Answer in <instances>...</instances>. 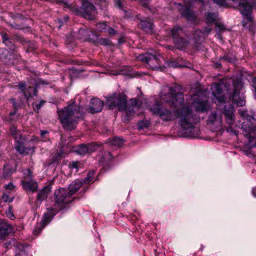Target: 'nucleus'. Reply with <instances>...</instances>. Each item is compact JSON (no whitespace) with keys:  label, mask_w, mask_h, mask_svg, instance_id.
<instances>
[{"label":"nucleus","mask_w":256,"mask_h":256,"mask_svg":"<svg viewBox=\"0 0 256 256\" xmlns=\"http://www.w3.org/2000/svg\"><path fill=\"white\" fill-rule=\"evenodd\" d=\"M168 102L171 105L168 107L161 108L159 104L156 103L150 110L164 122L172 121L178 118L186 136L198 137L200 130L195 125L200 121V118L194 114L190 106H184L182 94L178 92L172 94Z\"/></svg>","instance_id":"nucleus-1"},{"label":"nucleus","mask_w":256,"mask_h":256,"mask_svg":"<svg viewBox=\"0 0 256 256\" xmlns=\"http://www.w3.org/2000/svg\"><path fill=\"white\" fill-rule=\"evenodd\" d=\"M58 112L64 128L70 130L76 128L78 120L83 114L82 108L74 102L58 110Z\"/></svg>","instance_id":"nucleus-2"},{"label":"nucleus","mask_w":256,"mask_h":256,"mask_svg":"<svg viewBox=\"0 0 256 256\" xmlns=\"http://www.w3.org/2000/svg\"><path fill=\"white\" fill-rule=\"evenodd\" d=\"M126 96L124 94H114L112 96L106 98V102L110 109L117 108L120 111H122L126 104Z\"/></svg>","instance_id":"nucleus-3"},{"label":"nucleus","mask_w":256,"mask_h":256,"mask_svg":"<svg viewBox=\"0 0 256 256\" xmlns=\"http://www.w3.org/2000/svg\"><path fill=\"white\" fill-rule=\"evenodd\" d=\"M24 179L21 180L23 188L27 192H34L38 190V182L32 178V175L29 169L25 170L24 172Z\"/></svg>","instance_id":"nucleus-4"},{"label":"nucleus","mask_w":256,"mask_h":256,"mask_svg":"<svg viewBox=\"0 0 256 256\" xmlns=\"http://www.w3.org/2000/svg\"><path fill=\"white\" fill-rule=\"evenodd\" d=\"M136 58L139 60L145 62L150 68L153 70H158L160 68V60L154 54L146 52L139 54Z\"/></svg>","instance_id":"nucleus-5"},{"label":"nucleus","mask_w":256,"mask_h":256,"mask_svg":"<svg viewBox=\"0 0 256 256\" xmlns=\"http://www.w3.org/2000/svg\"><path fill=\"white\" fill-rule=\"evenodd\" d=\"M72 201V200L66 190L61 188L55 190L54 202L56 204L62 208L64 204H68Z\"/></svg>","instance_id":"nucleus-6"},{"label":"nucleus","mask_w":256,"mask_h":256,"mask_svg":"<svg viewBox=\"0 0 256 256\" xmlns=\"http://www.w3.org/2000/svg\"><path fill=\"white\" fill-rule=\"evenodd\" d=\"M238 4L241 14L244 16V18L248 22H252V17L251 16L252 6L246 0H232Z\"/></svg>","instance_id":"nucleus-7"},{"label":"nucleus","mask_w":256,"mask_h":256,"mask_svg":"<svg viewBox=\"0 0 256 256\" xmlns=\"http://www.w3.org/2000/svg\"><path fill=\"white\" fill-rule=\"evenodd\" d=\"M81 13L82 16L87 19L92 20L96 14L94 6L86 0H82V4L81 6Z\"/></svg>","instance_id":"nucleus-8"},{"label":"nucleus","mask_w":256,"mask_h":256,"mask_svg":"<svg viewBox=\"0 0 256 256\" xmlns=\"http://www.w3.org/2000/svg\"><path fill=\"white\" fill-rule=\"evenodd\" d=\"M140 106V102L136 99H132L128 103L126 102V104L124 105V108L122 111L125 112L128 117L127 119H128V117L132 116L136 110H139Z\"/></svg>","instance_id":"nucleus-9"},{"label":"nucleus","mask_w":256,"mask_h":256,"mask_svg":"<svg viewBox=\"0 0 256 256\" xmlns=\"http://www.w3.org/2000/svg\"><path fill=\"white\" fill-rule=\"evenodd\" d=\"M196 112H204L210 110V106L206 99H197L193 102Z\"/></svg>","instance_id":"nucleus-10"},{"label":"nucleus","mask_w":256,"mask_h":256,"mask_svg":"<svg viewBox=\"0 0 256 256\" xmlns=\"http://www.w3.org/2000/svg\"><path fill=\"white\" fill-rule=\"evenodd\" d=\"M234 90L232 96V100L238 106H242L245 104V100L238 96V90L242 87L240 82L237 81L234 84Z\"/></svg>","instance_id":"nucleus-11"},{"label":"nucleus","mask_w":256,"mask_h":256,"mask_svg":"<svg viewBox=\"0 0 256 256\" xmlns=\"http://www.w3.org/2000/svg\"><path fill=\"white\" fill-rule=\"evenodd\" d=\"M104 106V102L98 98H93L91 100L90 106L88 109L92 114L99 112L102 111Z\"/></svg>","instance_id":"nucleus-12"},{"label":"nucleus","mask_w":256,"mask_h":256,"mask_svg":"<svg viewBox=\"0 0 256 256\" xmlns=\"http://www.w3.org/2000/svg\"><path fill=\"white\" fill-rule=\"evenodd\" d=\"M242 128L243 132H244V134L247 137L250 142L253 141L254 137L251 136V134L254 133L256 131V128L254 126H251L250 123L249 122H242Z\"/></svg>","instance_id":"nucleus-13"},{"label":"nucleus","mask_w":256,"mask_h":256,"mask_svg":"<svg viewBox=\"0 0 256 256\" xmlns=\"http://www.w3.org/2000/svg\"><path fill=\"white\" fill-rule=\"evenodd\" d=\"M18 86L20 90L22 91L23 94L24 96V97L28 100L30 97L32 96L31 92H33L34 94V96L36 95L37 90L36 88L33 87L29 86L28 88H26V84L24 82H20L18 83V85L16 86Z\"/></svg>","instance_id":"nucleus-14"},{"label":"nucleus","mask_w":256,"mask_h":256,"mask_svg":"<svg viewBox=\"0 0 256 256\" xmlns=\"http://www.w3.org/2000/svg\"><path fill=\"white\" fill-rule=\"evenodd\" d=\"M57 213V211L54 209H51L47 212L45 213L43 216L42 219L41 220V226L39 228V230H40L44 228L46 224L52 220L54 216Z\"/></svg>","instance_id":"nucleus-15"},{"label":"nucleus","mask_w":256,"mask_h":256,"mask_svg":"<svg viewBox=\"0 0 256 256\" xmlns=\"http://www.w3.org/2000/svg\"><path fill=\"white\" fill-rule=\"evenodd\" d=\"M212 93L216 98L220 102H224L226 101V97L221 95L222 90L220 85L218 84H214L212 88Z\"/></svg>","instance_id":"nucleus-16"},{"label":"nucleus","mask_w":256,"mask_h":256,"mask_svg":"<svg viewBox=\"0 0 256 256\" xmlns=\"http://www.w3.org/2000/svg\"><path fill=\"white\" fill-rule=\"evenodd\" d=\"M208 122L211 124L217 122L220 125L222 122V116L220 112L218 110L212 112L208 117Z\"/></svg>","instance_id":"nucleus-17"},{"label":"nucleus","mask_w":256,"mask_h":256,"mask_svg":"<svg viewBox=\"0 0 256 256\" xmlns=\"http://www.w3.org/2000/svg\"><path fill=\"white\" fill-rule=\"evenodd\" d=\"M12 230L11 226L6 223L0 222V242L8 235Z\"/></svg>","instance_id":"nucleus-18"},{"label":"nucleus","mask_w":256,"mask_h":256,"mask_svg":"<svg viewBox=\"0 0 256 256\" xmlns=\"http://www.w3.org/2000/svg\"><path fill=\"white\" fill-rule=\"evenodd\" d=\"M140 25L142 30L145 32L147 33L152 32L154 24L152 20L149 18L141 20Z\"/></svg>","instance_id":"nucleus-19"},{"label":"nucleus","mask_w":256,"mask_h":256,"mask_svg":"<svg viewBox=\"0 0 256 256\" xmlns=\"http://www.w3.org/2000/svg\"><path fill=\"white\" fill-rule=\"evenodd\" d=\"M12 56L8 50L0 48V58L5 64H13V62L12 61Z\"/></svg>","instance_id":"nucleus-20"},{"label":"nucleus","mask_w":256,"mask_h":256,"mask_svg":"<svg viewBox=\"0 0 256 256\" xmlns=\"http://www.w3.org/2000/svg\"><path fill=\"white\" fill-rule=\"evenodd\" d=\"M52 188L50 186H44L42 190L38 194L37 200L42 202V201L46 200L48 194L51 192Z\"/></svg>","instance_id":"nucleus-21"},{"label":"nucleus","mask_w":256,"mask_h":256,"mask_svg":"<svg viewBox=\"0 0 256 256\" xmlns=\"http://www.w3.org/2000/svg\"><path fill=\"white\" fill-rule=\"evenodd\" d=\"M24 140H18L16 142L15 148L16 150L20 154H26L28 153V152L32 148H30L24 147Z\"/></svg>","instance_id":"nucleus-22"},{"label":"nucleus","mask_w":256,"mask_h":256,"mask_svg":"<svg viewBox=\"0 0 256 256\" xmlns=\"http://www.w3.org/2000/svg\"><path fill=\"white\" fill-rule=\"evenodd\" d=\"M181 10V14L183 17L186 18L188 20H194L196 15L189 8L182 6Z\"/></svg>","instance_id":"nucleus-23"},{"label":"nucleus","mask_w":256,"mask_h":256,"mask_svg":"<svg viewBox=\"0 0 256 256\" xmlns=\"http://www.w3.org/2000/svg\"><path fill=\"white\" fill-rule=\"evenodd\" d=\"M174 42L178 49H182L188 46L189 41L180 36L173 40Z\"/></svg>","instance_id":"nucleus-24"},{"label":"nucleus","mask_w":256,"mask_h":256,"mask_svg":"<svg viewBox=\"0 0 256 256\" xmlns=\"http://www.w3.org/2000/svg\"><path fill=\"white\" fill-rule=\"evenodd\" d=\"M224 114L226 116V120H234L233 108L230 104L224 106Z\"/></svg>","instance_id":"nucleus-25"},{"label":"nucleus","mask_w":256,"mask_h":256,"mask_svg":"<svg viewBox=\"0 0 256 256\" xmlns=\"http://www.w3.org/2000/svg\"><path fill=\"white\" fill-rule=\"evenodd\" d=\"M82 183L79 180L72 182L68 187V193L71 196L74 194L82 186Z\"/></svg>","instance_id":"nucleus-26"},{"label":"nucleus","mask_w":256,"mask_h":256,"mask_svg":"<svg viewBox=\"0 0 256 256\" xmlns=\"http://www.w3.org/2000/svg\"><path fill=\"white\" fill-rule=\"evenodd\" d=\"M92 32L86 28H80L78 33V37L84 40L90 38Z\"/></svg>","instance_id":"nucleus-27"},{"label":"nucleus","mask_w":256,"mask_h":256,"mask_svg":"<svg viewBox=\"0 0 256 256\" xmlns=\"http://www.w3.org/2000/svg\"><path fill=\"white\" fill-rule=\"evenodd\" d=\"M10 134L15 140V142H16L18 140H24L21 132L14 126L10 128Z\"/></svg>","instance_id":"nucleus-28"},{"label":"nucleus","mask_w":256,"mask_h":256,"mask_svg":"<svg viewBox=\"0 0 256 256\" xmlns=\"http://www.w3.org/2000/svg\"><path fill=\"white\" fill-rule=\"evenodd\" d=\"M88 145L82 144L74 148V150L78 154L84 155L88 153Z\"/></svg>","instance_id":"nucleus-29"},{"label":"nucleus","mask_w":256,"mask_h":256,"mask_svg":"<svg viewBox=\"0 0 256 256\" xmlns=\"http://www.w3.org/2000/svg\"><path fill=\"white\" fill-rule=\"evenodd\" d=\"M184 60L182 58H178V61L170 60L168 62V66L170 67L178 68L187 66L186 64L184 63Z\"/></svg>","instance_id":"nucleus-30"},{"label":"nucleus","mask_w":256,"mask_h":256,"mask_svg":"<svg viewBox=\"0 0 256 256\" xmlns=\"http://www.w3.org/2000/svg\"><path fill=\"white\" fill-rule=\"evenodd\" d=\"M182 32V28L178 26H175L170 30V34L173 40H174L175 38L180 37L179 35H180Z\"/></svg>","instance_id":"nucleus-31"},{"label":"nucleus","mask_w":256,"mask_h":256,"mask_svg":"<svg viewBox=\"0 0 256 256\" xmlns=\"http://www.w3.org/2000/svg\"><path fill=\"white\" fill-rule=\"evenodd\" d=\"M11 166L8 164H5L4 166V170L2 174V177L4 179H6L13 172Z\"/></svg>","instance_id":"nucleus-32"},{"label":"nucleus","mask_w":256,"mask_h":256,"mask_svg":"<svg viewBox=\"0 0 256 256\" xmlns=\"http://www.w3.org/2000/svg\"><path fill=\"white\" fill-rule=\"evenodd\" d=\"M46 103V101L42 100H40L38 102H34L32 104V106L35 112L38 113L41 108Z\"/></svg>","instance_id":"nucleus-33"},{"label":"nucleus","mask_w":256,"mask_h":256,"mask_svg":"<svg viewBox=\"0 0 256 256\" xmlns=\"http://www.w3.org/2000/svg\"><path fill=\"white\" fill-rule=\"evenodd\" d=\"M112 156L110 152H106L102 156L100 160V163L102 164H105L109 162L112 160Z\"/></svg>","instance_id":"nucleus-34"},{"label":"nucleus","mask_w":256,"mask_h":256,"mask_svg":"<svg viewBox=\"0 0 256 256\" xmlns=\"http://www.w3.org/2000/svg\"><path fill=\"white\" fill-rule=\"evenodd\" d=\"M110 144L114 146H120L124 142L122 138L118 137L114 138L110 142Z\"/></svg>","instance_id":"nucleus-35"},{"label":"nucleus","mask_w":256,"mask_h":256,"mask_svg":"<svg viewBox=\"0 0 256 256\" xmlns=\"http://www.w3.org/2000/svg\"><path fill=\"white\" fill-rule=\"evenodd\" d=\"M226 122L228 124L226 128V131L228 132L236 134V130L232 128V126L234 123V120H226Z\"/></svg>","instance_id":"nucleus-36"},{"label":"nucleus","mask_w":256,"mask_h":256,"mask_svg":"<svg viewBox=\"0 0 256 256\" xmlns=\"http://www.w3.org/2000/svg\"><path fill=\"white\" fill-rule=\"evenodd\" d=\"M18 248L16 250H18V252H16V256H26L27 254L26 250H24V246L22 244L17 245Z\"/></svg>","instance_id":"nucleus-37"},{"label":"nucleus","mask_w":256,"mask_h":256,"mask_svg":"<svg viewBox=\"0 0 256 256\" xmlns=\"http://www.w3.org/2000/svg\"><path fill=\"white\" fill-rule=\"evenodd\" d=\"M20 244H18L16 240L14 239H12L9 240L8 242L5 244V246L7 248H11L12 247H14L18 248L17 245H19Z\"/></svg>","instance_id":"nucleus-38"},{"label":"nucleus","mask_w":256,"mask_h":256,"mask_svg":"<svg viewBox=\"0 0 256 256\" xmlns=\"http://www.w3.org/2000/svg\"><path fill=\"white\" fill-rule=\"evenodd\" d=\"M216 14L215 13H208L206 18V22L212 24L216 20Z\"/></svg>","instance_id":"nucleus-39"},{"label":"nucleus","mask_w":256,"mask_h":256,"mask_svg":"<svg viewBox=\"0 0 256 256\" xmlns=\"http://www.w3.org/2000/svg\"><path fill=\"white\" fill-rule=\"evenodd\" d=\"M108 25H107L104 22H100L96 25V28L100 32H106V30L108 27Z\"/></svg>","instance_id":"nucleus-40"},{"label":"nucleus","mask_w":256,"mask_h":256,"mask_svg":"<svg viewBox=\"0 0 256 256\" xmlns=\"http://www.w3.org/2000/svg\"><path fill=\"white\" fill-rule=\"evenodd\" d=\"M100 145H98L96 143H92L88 144V152H92L96 150Z\"/></svg>","instance_id":"nucleus-41"},{"label":"nucleus","mask_w":256,"mask_h":256,"mask_svg":"<svg viewBox=\"0 0 256 256\" xmlns=\"http://www.w3.org/2000/svg\"><path fill=\"white\" fill-rule=\"evenodd\" d=\"M94 172V171H92L88 174L87 177L84 180L85 184H88L93 180Z\"/></svg>","instance_id":"nucleus-42"},{"label":"nucleus","mask_w":256,"mask_h":256,"mask_svg":"<svg viewBox=\"0 0 256 256\" xmlns=\"http://www.w3.org/2000/svg\"><path fill=\"white\" fill-rule=\"evenodd\" d=\"M216 28L217 32L218 33L222 32L226 30V28H225L224 26L220 23H216Z\"/></svg>","instance_id":"nucleus-43"},{"label":"nucleus","mask_w":256,"mask_h":256,"mask_svg":"<svg viewBox=\"0 0 256 256\" xmlns=\"http://www.w3.org/2000/svg\"><path fill=\"white\" fill-rule=\"evenodd\" d=\"M98 43L102 45L108 46L110 44V42L108 39L100 38L98 40Z\"/></svg>","instance_id":"nucleus-44"},{"label":"nucleus","mask_w":256,"mask_h":256,"mask_svg":"<svg viewBox=\"0 0 256 256\" xmlns=\"http://www.w3.org/2000/svg\"><path fill=\"white\" fill-rule=\"evenodd\" d=\"M115 5L120 9H122L124 7V0H114Z\"/></svg>","instance_id":"nucleus-45"},{"label":"nucleus","mask_w":256,"mask_h":256,"mask_svg":"<svg viewBox=\"0 0 256 256\" xmlns=\"http://www.w3.org/2000/svg\"><path fill=\"white\" fill-rule=\"evenodd\" d=\"M110 36H114L116 34V32L112 28L110 27L109 26H108L106 32Z\"/></svg>","instance_id":"nucleus-46"},{"label":"nucleus","mask_w":256,"mask_h":256,"mask_svg":"<svg viewBox=\"0 0 256 256\" xmlns=\"http://www.w3.org/2000/svg\"><path fill=\"white\" fill-rule=\"evenodd\" d=\"M2 198L4 202H12V198H10L6 194H4Z\"/></svg>","instance_id":"nucleus-47"},{"label":"nucleus","mask_w":256,"mask_h":256,"mask_svg":"<svg viewBox=\"0 0 256 256\" xmlns=\"http://www.w3.org/2000/svg\"><path fill=\"white\" fill-rule=\"evenodd\" d=\"M202 37V32L199 30H197L195 32L194 38L199 40Z\"/></svg>","instance_id":"nucleus-48"},{"label":"nucleus","mask_w":256,"mask_h":256,"mask_svg":"<svg viewBox=\"0 0 256 256\" xmlns=\"http://www.w3.org/2000/svg\"><path fill=\"white\" fill-rule=\"evenodd\" d=\"M214 2L220 6H224L226 4L225 0H214Z\"/></svg>","instance_id":"nucleus-49"},{"label":"nucleus","mask_w":256,"mask_h":256,"mask_svg":"<svg viewBox=\"0 0 256 256\" xmlns=\"http://www.w3.org/2000/svg\"><path fill=\"white\" fill-rule=\"evenodd\" d=\"M79 164L78 162H72L70 164V167L72 168H78Z\"/></svg>","instance_id":"nucleus-50"},{"label":"nucleus","mask_w":256,"mask_h":256,"mask_svg":"<svg viewBox=\"0 0 256 256\" xmlns=\"http://www.w3.org/2000/svg\"><path fill=\"white\" fill-rule=\"evenodd\" d=\"M6 46L11 47L13 46V42L12 40L8 38V40H4V42Z\"/></svg>","instance_id":"nucleus-51"},{"label":"nucleus","mask_w":256,"mask_h":256,"mask_svg":"<svg viewBox=\"0 0 256 256\" xmlns=\"http://www.w3.org/2000/svg\"><path fill=\"white\" fill-rule=\"evenodd\" d=\"M6 188L8 190H12L14 188V186L12 184L10 183L8 185L6 186Z\"/></svg>","instance_id":"nucleus-52"},{"label":"nucleus","mask_w":256,"mask_h":256,"mask_svg":"<svg viewBox=\"0 0 256 256\" xmlns=\"http://www.w3.org/2000/svg\"><path fill=\"white\" fill-rule=\"evenodd\" d=\"M1 36L2 38L3 42H4V40H8V38L7 34L6 33L2 34Z\"/></svg>","instance_id":"nucleus-53"},{"label":"nucleus","mask_w":256,"mask_h":256,"mask_svg":"<svg viewBox=\"0 0 256 256\" xmlns=\"http://www.w3.org/2000/svg\"><path fill=\"white\" fill-rule=\"evenodd\" d=\"M147 127V126L144 124L142 122L139 124V128L140 129H142L144 128Z\"/></svg>","instance_id":"nucleus-54"},{"label":"nucleus","mask_w":256,"mask_h":256,"mask_svg":"<svg viewBox=\"0 0 256 256\" xmlns=\"http://www.w3.org/2000/svg\"><path fill=\"white\" fill-rule=\"evenodd\" d=\"M240 116L244 117L246 116V111H244V110H240Z\"/></svg>","instance_id":"nucleus-55"},{"label":"nucleus","mask_w":256,"mask_h":256,"mask_svg":"<svg viewBox=\"0 0 256 256\" xmlns=\"http://www.w3.org/2000/svg\"><path fill=\"white\" fill-rule=\"evenodd\" d=\"M48 132L47 130H41L40 131V136L42 137H44V136L48 134Z\"/></svg>","instance_id":"nucleus-56"},{"label":"nucleus","mask_w":256,"mask_h":256,"mask_svg":"<svg viewBox=\"0 0 256 256\" xmlns=\"http://www.w3.org/2000/svg\"><path fill=\"white\" fill-rule=\"evenodd\" d=\"M64 20H62L61 19H60L58 20V22L60 24V26H58V28H60L62 26V24L63 23Z\"/></svg>","instance_id":"nucleus-57"},{"label":"nucleus","mask_w":256,"mask_h":256,"mask_svg":"<svg viewBox=\"0 0 256 256\" xmlns=\"http://www.w3.org/2000/svg\"><path fill=\"white\" fill-rule=\"evenodd\" d=\"M191 4L192 2H202V0H189Z\"/></svg>","instance_id":"nucleus-58"},{"label":"nucleus","mask_w":256,"mask_h":256,"mask_svg":"<svg viewBox=\"0 0 256 256\" xmlns=\"http://www.w3.org/2000/svg\"><path fill=\"white\" fill-rule=\"evenodd\" d=\"M252 192L254 196L256 197V188H254Z\"/></svg>","instance_id":"nucleus-59"},{"label":"nucleus","mask_w":256,"mask_h":256,"mask_svg":"<svg viewBox=\"0 0 256 256\" xmlns=\"http://www.w3.org/2000/svg\"><path fill=\"white\" fill-rule=\"evenodd\" d=\"M11 102H12L14 106V107H16V102L14 98H12L10 100Z\"/></svg>","instance_id":"nucleus-60"},{"label":"nucleus","mask_w":256,"mask_h":256,"mask_svg":"<svg viewBox=\"0 0 256 256\" xmlns=\"http://www.w3.org/2000/svg\"><path fill=\"white\" fill-rule=\"evenodd\" d=\"M68 16H64V22H66L68 21Z\"/></svg>","instance_id":"nucleus-61"},{"label":"nucleus","mask_w":256,"mask_h":256,"mask_svg":"<svg viewBox=\"0 0 256 256\" xmlns=\"http://www.w3.org/2000/svg\"><path fill=\"white\" fill-rule=\"evenodd\" d=\"M166 48H168V49H170V50H172V48H173V46H170V45H168L166 46Z\"/></svg>","instance_id":"nucleus-62"},{"label":"nucleus","mask_w":256,"mask_h":256,"mask_svg":"<svg viewBox=\"0 0 256 256\" xmlns=\"http://www.w3.org/2000/svg\"><path fill=\"white\" fill-rule=\"evenodd\" d=\"M242 24H243V26H246V22H245V20H244L242 21Z\"/></svg>","instance_id":"nucleus-63"},{"label":"nucleus","mask_w":256,"mask_h":256,"mask_svg":"<svg viewBox=\"0 0 256 256\" xmlns=\"http://www.w3.org/2000/svg\"><path fill=\"white\" fill-rule=\"evenodd\" d=\"M210 31H211L210 28H207L206 30V32H207L208 33H209Z\"/></svg>","instance_id":"nucleus-64"}]
</instances>
